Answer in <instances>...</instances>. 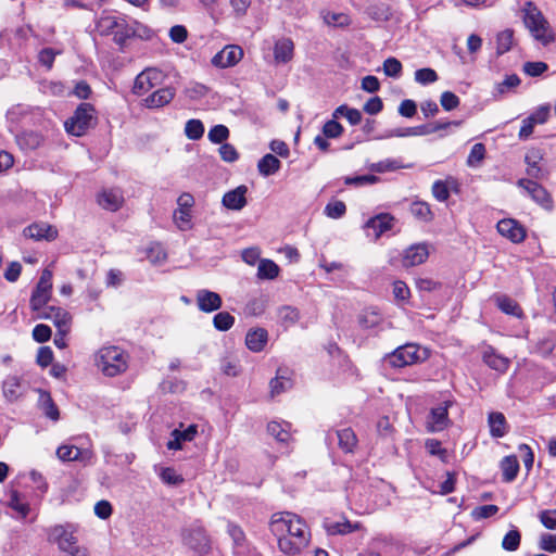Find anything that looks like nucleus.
Segmentation results:
<instances>
[{
  "mask_svg": "<svg viewBox=\"0 0 556 556\" xmlns=\"http://www.w3.org/2000/svg\"><path fill=\"white\" fill-rule=\"evenodd\" d=\"M269 529L277 539L279 551L289 556L300 554L311 540L306 522L293 513H275L270 518Z\"/></svg>",
  "mask_w": 556,
  "mask_h": 556,
  "instance_id": "nucleus-1",
  "label": "nucleus"
},
{
  "mask_svg": "<svg viewBox=\"0 0 556 556\" xmlns=\"http://www.w3.org/2000/svg\"><path fill=\"white\" fill-rule=\"evenodd\" d=\"M49 543L56 544L60 552L67 556H89L88 548L78 544L75 529L71 525H54L46 529Z\"/></svg>",
  "mask_w": 556,
  "mask_h": 556,
  "instance_id": "nucleus-2",
  "label": "nucleus"
},
{
  "mask_svg": "<svg viewBox=\"0 0 556 556\" xmlns=\"http://www.w3.org/2000/svg\"><path fill=\"white\" fill-rule=\"evenodd\" d=\"M128 354L119 346H102L94 355V364L106 377H115L128 368Z\"/></svg>",
  "mask_w": 556,
  "mask_h": 556,
  "instance_id": "nucleus-3",
  "label": "nucleus"
},
{
  "mask_svg": "<svg viewBox=\"0 0 556 556\" xmlns=\"http://www.w3.org/2000/svg\"><path fill=\"white\" fill-rule=\"evenodd\" d=\"M521 11L523 24L536 41L547 46L555 40L548 22L533 2L527 1Z\"/></svg>",
  "mask_w": 556,
  "mask_h": 556,
  "instance_id": "nucleus-4",
  "label": "nucleus"
},
{
  "mask_svg": "<svg viewBox=\"0 0 556 556\" xmlns=\"http://www.w3.org/2000/svg\"><path fill=\"white\" fill-rule=\"evenodd\" d=\"M96 29L100 36H112L119 48H123L129 39L128 22L122 16L103 13L97 20Z\"/></svg>",
  "mask_w": 556,
  "mask_h": 556,
  "instance_id": "nucleus-5",
  "label": "nucleus"
},
{
  "mask_svg": "<svg viewBox=\"0 0 556 556\" xmlns=\"http://www.w3.org/2000/svg\"><path fill=\"white\" fill-rule=\"evenodd\" d=\"M429 351L418 344L407 343L395 349L383 357V363L392 368H402L425 362Z\"/></svg>",
  "mask_w": 556,
  "mask_h": 556,
  "instance_id": "nucleus-6",
  "label": "nucleus"
},
{
  "mask_svg": "<svg viewBox=\"0 0 556 556\" xmlns=\"http://www.w3.org/2000/svg\"><path fill=\"white\" fill-rule=\"evenodd\" d=\"M94 112L92 104L87 102L80 103L75 110L73 116L65 122V130L77 137L85 135V132L94 123Z\"/></svg>",
  "mask_w": 556,
  "mask_h": 556,
  "instance_id": "nucleus-7",
  "label": "nucleus"
},
{
  "mask_svg": "<svg viewBox=\"0 0 556 556\" xmlns=\"http://www.w3.org/2000/svg\"><path fill=\"white\" fill-rule=\"evenodd\" d=\"M166 75L156 67H148L137 75L134 83V93L141 96L163 84Z\"/></svg>",
  "mask_w": 556,
  "mask_h": 556,
  "instance_id": "nucleus-8",
  "label": "nucleus"
},
{
  "mask_svg": "<svg viewBox=\"0 0 556 556\" xmlns=\"http://www.w3.org/2000/svg\"><path fill=\"white\" fill-rule=\"evenodd\" d=\"M52 289V271L45 269L30 298V308L39 312L48 303Z\"/></svg>",
  "mask_w": 556,
  "mask_h": 556,
  "instance_id": "nucleus-9",
  "label": "nucleus"
},
{
  "mask_svg": "<svg viewBox=\"0 0 556 556\" xmlns=\"http://www.w3.org/2000/svg\"><path fill=\"white\" fill-rule=\"evenodd\" d=\"M184 543L199 554H205L210 549V539L202 527L195 526L182 533Z\"/></svg>",
  "mask_w": 556,
  "mask_h": 556,
  "instance_id": "nucleus-10",
  "label": "nucleus"
},
{
  "mask_svg": "<svg viewBox=\"0 0 556 556\" xmlns=\"http://www.w3.org/2000/svg\"><path fill=\"white\" fill-rule=\"evenodd\" d=\"M517 186L544 208H549L552 206V198L549 193L536 181L521 178L517 181Z\"/></svg>",
  "mask_w": 556,
  "mask_h": 556,
  "instance_id": "nucleus-11",
  "label": "nucleus"
},
{
  "mask_svg": "<svg viewBox=\"0 0 556 556\" xmlns=\"http://www.w3.org/2000/svg\"><path fill=\"white\" fill-rule=\"evenodd\" d=\"M450 401H445L442 405L433 407L427 419V429L429 432H439L447 428L450 424L448 407Z\"/></svg>",
  "mask_w": 556,
  "mask_h": 556,
  "instance_id": "nucleus-12",
  "label": "nucleus"
},
{
  "mask_svg": "<svg viewBox=\"0 0 556 556\" xmlns=\"http://www.w3.org/2000/svg\"><path fill=\"white\" fill-rule=\"evenodd\" d=\"M496 229L501 236L505 237L514 243H520L526 239V229L516 219H501L496 225Z\"/></svg>",
  "mask_w": 556,
  "mask_h": 556,
  "instance_id": "nucleus-13",
  "label": "nucleus"
},
{
  "mask_svg": "<svg viewBox=\"0 0 556 556\" xmlns=\"http://www.w3.org/2000/svg\"><path fill=\"white\" fill-rule=\"evenodd\" d=\"M37 313L39 318L52 320L58 329L65 330L66 328H71L72 316L62 307L45 305L43 308Z\"/></svg>",
  "mask_w": 556,
  "mask_h": 556,
  "instance_id": "nucleus-14",
  "label": "nucleus"
},
{
  "mask_svg": "<svg viewBox=\"0 0 556 556\" xmlns=\"http://www.w3.org/2000/svg\"><path fill=\"white\" fill-rule=\"evenodd\" d=\"M243 56V51L239 46H226L212 59V64L216 67L226 68L236 65Z\"/></svg>",
  "mask_w": 556,
  "mask_h": 556,
  "instance_id": "nucleus-15",
  "label": "nucleus"
},
{
  "mask_svg": "<svg viewBox=\"0 0 556 556\" xmlns=\"http://www.w3.org/2000/svg\"><path fill=\"white\" fill-rule=\"evenodd\" d=\"M56 456L62 462L79 460L89 463L93 458V452L90 448H79L75 445L63 444L58 447Z\"/></svg>",
  "mask_w": 556,
  "mask_h": 556,
  "instance_id": "nucleus-16",
  "label": "nucleus"
},
{
  "mask_svg": "<svg viewBox=\"0 0 556 556\" xmlns=\"http://www.w3.org/2000/svg\"><path fill=\"white\" fill-rule=\"evenodd\" d=\"M195 301L198 308L203 313H212L219 309L223 305L220 295L207 289L197 291Z\"/></svg>",
  "mask_w": 556,
  "mask_h": 556,
  "instance_id": "nucleus-17",
  "label": "nucleus"
},
{
  "mask_svg": "<svg viewBox=\"0 0 556 556\" xmlns=\"http://www.w3.org/2000/svg\"><path fill=\"white\" fill-rule=\"evenodd\" d=\"M24 236L36 241H52L58 237V229L47 223H34L24 229Z\"/></svg>",
  "mask_w": 556,
  "mask_h": 556,
  "instance_id": "nucleus-18",
  "label": "nucleus"
},
{
  "mask_svg": "<svg viewBox=\"0 0 556 556\" xmlns=\"http://www.w3.org/2000/svg\"><path fill=\"white\" fill-rule=\"evenodd\" d=\"M429 256L428 245L426 243L413 244L405 250L403 255V266L413 267L422 264Z\"/></svg>",
  "mask_w": 556,
  "mask_h": 556,
  "instance_id": "nucleus-19",
  "label": "nucleus"
},
{
  "mask_svg": "<svg viewBox=\"0 0 556 556\" xmlns=\"http://www.w3.org/2000/svg\"><path fill=\"white\" fill-rule=\"evenodd\" d=\"M98 203L104 210L116 212L124 203V197L119 189H106L98 195Z\"/></svg>",
  "mask_w": 556,
  "mask_h": 556,
  "instance_id": "nucleus-20",
  "label": "nucleus"
},
{
  "mask_svg": "<svg viewBox=\"0 0 556 556\" xmlns=\"http://www.w3.org/2000/svg\"><path fill=\"white\" fill-rule=\"evenodd\" d=\"M198 433L195 425L188 426L185 430L175 429L170 433V440L167 442L168 450H181L185 442H191Z\"/></svg>",
  "mask_w": 556,
  "mask_h": 556,
  "instance_id": "nucleus-21",
  "label": "nucleus"
},
{
  "mask_svg": "<svg viewBox=\"0 0 556 556\" xmlns=\"http://www.w3.org/2000/svg\"><path fill=\"white\" fill-rule=\"evenodd\" d=\"M247 192L248 188L241 185L224 194L223 204L229 210L240 211L247 205Z\"/></svg>",
  "mask_w": 556,
  "mask_h": 556,
  "instance_id": "nucleus-22",
  "label": "nucleus"
},
{
  "mask_svg": "<svg viewBox=\"0 0 556 556\" xmlns=\"http://www.w3.org/2000/svg\"><path fill=\"white\" fill-rule=\"evenodd\" d=\"M268 342V332L264 328L251 329L245 336L247 348L254 352H262Z\"/></svg>",
  "mask_w": 556,
  "mask_h": 556,
  "instance_id": "nucleus-23",
  "label": "nucleus"
},
{
  "mask_svg": "<svg viewBox=\"0 0 556 556\" xmlns=\"http://www.w3.org/2000/svg\"><path fill=\"white\" fill-rule=\"evenodd\" d=\"M175 97V89L165 87L155 90L144 99V105L149 109H159L168 104Z\"/></svg>",
  "mask_w": 556,
  "mask_h": 556,
  "instance_id": "nucleus-24",
  "label": "nucleus"
},
{
  "mask_svg": "<svg viewBox=\"0 0 556 556\" xmlns=\"http://www.w3.org/2000/svg\"><path fill=\"white\" fill-rule=\"evenodd\" d=\"M394 217L388 213L378 214L369 218L365 225L366 228L372 229L375 239L380 238L382 233L393 227Z\"/></svg>",
  "mask_w": 556,
  "mask_h": 556,
  "instance_id": "nucleus-25",
  "label": "nucleus"
},
{
  "mask_svg": "<svg viewBox=\"0 0 556 556\" xmlns=\"http://www.w3.org/2000/svg\"><path fill=\"white\" fill-rule=\"evenodd\" d=\"M544 152L541 149L532 148L530 149L526 156L525 162L527 164V174L533 178H540L542 176V168L539 166V163L543 160Z\"/></svg>",
  "mask_w": 556,
  "mask_h": 556,
  "instance_id": "nucleus-26",
  "label": "nucleus"
},
{
  "mask_svg": "<svg viewBox=\"0 0 556 556\" xmlns=\"http://www.w3.org/2000/svg\"><path fill=\"white\" fill-rule=\"evenodd\" d=\"M294 45L289 38H281L275 42L274 58L276 63H288L293 58Z\"/></svg>",
  "mask_w": 556,
  "mask_h": 556,
  "instance_id": "nucleus-27",
  "label": "nucleus"
},
{
  "mask_svg": "<svg viewBox=\"0 0 556 556\" xmlns=\"http://www.w3.org/2000/svg\"><path fill=\"white\" fill-rule=\"evenodd\" d=\"M324 528L329 535H343L358 530L361 525L358 522L351 523L349 520L333 521L326 519L324 521Z\"/></svg>",
  "mask_w": 556,
  "mask_h": 556,
  "instance_id": "nucleus-28",
  "label": "nucleus"
},
{
  "mask_svg": "<svg viewBox=\"0 0 556 556\" xmlns=\"http://www.w3.org/2000/svg\"><path fill=\"white\" fill-rule=\"evenodd\" d=\"M488 424L492 438H503L508 431L506 418L504 414L500 412L490 413L488 417Z\"/></svg>",
  "mask_w": 556,
  "mask_h": 556,
  "instance_id": "nucleus-29",
  "label": "nucleus"
},
{
  "mask_svg": "<svg viewBox=\"0 0 556 556\" xmlns=\"http://www.w3.org/2000/svg\"><path fill=\"white\" fill-rule=\"evenodd\" d=\"M338 439L339 447L345 453H352L357 444V438L351 428L337 430L333 433Z\"/></svg>",
  "mask_w": 556,
  "mask_h": 556,
  "instance_id": "nucleus-30",
  "label": "nucleus"
},
{
  "mask_svg": "<svg viewBox=\"0 0 556 556\" xmlns=\"http://www.w3.org/2000/svg\"><path fill=\"white\" fill-rule=\"evenodd\" d=\"M2 392L9 402H15L22 395L21 380L16 376H9L2 383Z\"/></svg>",
  "mask_w": 556,
  "mask_h": 556,
  "instance_id": "nucleus-31",
  "label": "nucleus"
},
{
  "mask_svg": "<svg viewBox=\"0 0 556 556\" xmlns=\"http://www.w3.org/2000/svg\"><path fill=\"white\" fill-rule=\"evenodd\" d=\"M503 481L511 482L519 471V463L515 455L505 456L500 464Z\"/></svg>",
  "mask_w": 556,
  "mask_h": 556,
  "instance_id": "nucleus-32",
  "label": "nucleus"
},
{
  "mask_svg": "<svg viewBox=\"0 0 556 556\" xmlns=\"http://www.w3.org/2000/svg\"><path fill=\"white\" fill-rule=\"evenodd\" d=\"M483 361L490 368L501 372L506 371L509 365L508 358L496 354L492 348H488L483 352Z\"/></svg>",
  "mask_w": 556,
  "mask_h": 556,
  "instance_id": "nucleus-33",
  "label": "nucleus"
},
{
  "mask_svg": "<svg viewBox=\"0 0 556 556\" xmlns=\"http://www.w3.org/2000/svg\"><path fill=\"white\" fill-rule=\"evenodd\" d=\"M292 387V380L288 376V370L278 369L277 376L270 381L271 396L278 395Z\"/></svg>",
  "mask_w": 556,
  "mask_h": 556,
  "instance_id": "nucleus-34",
  "label": "nucleus"
},
{
  "mask_svg": "<svg viewBox=\"0 0 556 556\" xmlns=\"http://www.w3.org/2000/svg\"><path fill=\"white\" fill-rule=\"evenodd\" d=\"M382 321V316L379 311L375 308L364 309L358 315V324L363 329H375Z\"/></svg>",
  "mask_w": 556,
  "mask_h": 556,
  "instance_id": "nucleus-35",
  "label": "nucleus"
},
{
  "mask_svg": "<svg viewBox=\"0 0 556 556\" xmlns=\"http://www.w3.org/2000/svg\"><path fill=\"white\" fill-rule=\"evenodd\" d=\"M409 211L412 215L420 222L429 223L433 219V213L430 205L425 201H413Z\"/></svg>",
  "mask_w": 556,
  "mask_h": 556,
  "instance_id": "nucleus-36",
  "label": "nucleus"
},
{
  "mask_svg": "<svg viewBox=\"0 0 556 556\" xmlns=\"http://www.w3.org/2000/svg\"><path fill=\"white\" fill-rule=\"evenodd\" d=\"M280 165V161L275 155L266 154L258 161L257 168L261 175L268 177L277 173Z\"/></svg>",
  "mask_w": 556,
  "mask_h": 556,
  "instance_id": "nucleus-37",
  "label": "nucleus"
},
{
  "mask_svg": "<svg viewBox=\"0 0 556 556\" xmlns=\"http://www.w3.org/2000/svg\"><path fill=\"white\" fill-rule=\"evenodd\" d=\"M280 271L279 266L271 260L263 258L258 262L257 277L260 279L273 280L278 277Z\"/></svg>",
  "mask_w": 556,
  "mask_h": 556,
  "instance_id": "nucleus-38",
  "label": "nucleus"
},
{
  "mask_svg": "<svg viewBox=\"0 0 556 556\" xmlns=\"http://www.w3.org/2000/svg\"><path fill=\"white\" fill-rule=\"evenodd\" d=\"M267 431L270 435H273L278 442L287 443L290 438V425L285 422L283 425L277 421H271L267 426Z\"/></svg>",
  "mask_w": 556,
  "mask_h": 556,
  "instance_id": "nucleus-39",
  "label": "nucleus"
},
{
  "mask_svg": "<svg viewBox=\"0 0 556 556\" xmlns=\"http://www.w3.org/2000/svg\"><path fill=\"white\" fill-rule=\"evenodd\" d=\"M39 403H40V406H41V409L43 410L45 415L50 418L51 420H59L60 418V413H59V409L56 407V405L54 404L50 393L46 392V391H41L40 392V396H39Z\"/></svg>",
  "mask_w": 556,
  "mask_h": 556,
  "instance_id": "nucleus-40",
  "label": "nucleus"
},
{
  "mask_svg": "<svg viewBox=\"0 0 556 556\" xmlns=\"http://www.w3.org/2000/svg\"><path fill=\"white\" fill-rule=\"evenodd\" d=\"M332 117L333 118L345 117L348 119V122L353 126L358 125L362 122L361 111L357 109H354V108H349L348 105H344V104L338 106L333 111Z\"/></svg>",
  "mask_w": 556,
  "mask_h": 556,
  "instance_id": "nucleus-41",
  "label": "nucleus"
},
{
  "mask_svg": "<svg viewBox=\"0 0 556 556\" xmlns=\"http://www.w3.org/2000/svg\"><path fill=\"white\" fill-rule=\"evenodd\" d=\"M496 304L497 307L507 315L520 317L522 314V311L517 302L508 296H497Z\"/></svg>",
  "mask_w": 556,
  "mask_h": 556,
  "instance_id": "nucleus-42",
  "label": "nucleus"
},
{
  "mask_svg": "<svg viewBox=\"0 0 556 556\" xmlns=\"http://www.w3.org/2000/svg\"><path fill=\"white\" fill-rule=\"evenodd\" d=\"M278 318H279V321L285 327H291V326L295 325L298 323V320L300 319V312L298 311V308L292 307V306H288V305L281 306L278 309Z\"/></svg>",
  "mask_w": 556,
  "mask_h": 556,
  "instance_id": "nucleus-43",
  "label": "nucleus"
},
{
  "mask_svg": "<svg viewBox=\"0 0 556 556\" xmlns=\"http://www.w3.org/2000/svg\"><path fill=\"white\" fill-rule=\"evenodd\" d=\"M8 506L16 511L21 518H25L29 513V504L17 492H12Z\"/></svg>",
  "mask_w": 556,
  "mask_h": 556,
  "instance_id": "nucleus-44",
  "label": "nucleus"
},
{
  "mask_svg": "<svg viewBox=\"0 0 556 556\" xmlns=\"http://www.w3.org/2000/svg\"><path fill=\"white\" fill-rule=\"evenodd\" d=\"M496 51L498 54L506 53L514 45V33L510 29H505L497 35Z\"/></svg>",
  "mask_w": 556,
  "mask_h": 556,
  "instance_id": "nucleus-45",
  "label": "nucleus"
},
{
  "mask_svg": "<svg viewBox=\"0 0 556 556\" xmlns=\"http://www.w3.org/2000/svg\"><path fill=\"white\" fill-rule=\"evenodd\" d=\"M235 324V317L228 312H219L213 317L214 328L218 331H227Z\"/></svg>",
  "mask_w": 556,
  "mask_h": 556,
  "instance_id": "nucleus-46",
  "label": "nucleus"
},
{
  "mask_svg": "<svg viewBox=\"0 0 556 556\" xmlns=\"http://www.w3.org/2000/svg\"><path fill=\"white\" fill-rule=\"evenodd\" d=\"M185 134L191 140H199L204 134V126L200 119H189L185 126Z\"/></svg>",
  "mask_w": 556,
  "mask_h": 556,
  "instance_id": "nucleus-47",
  "label": "nucleus"
},
{
  "mask_svg": "<svg viewBox=\"0 0 556 556\" xmlns=\"http://www.w3.org/2000/svg\"><path fill=\"white\" fill-rule=\"evenodd\" d=\"M128 27L130 30L129 39L131 37L150 39L153 36V30L138 21H132L131 23L128 22Z\"/></svg>",
  "mask_w": 556,
  "mask_h": 556,
  "instance_id": "nucleus-48",
  "label": "nucleus"
},
{
  "mask_svg": "<svg viewBox=\"0 0 556 556\" xmlns=\"http://www.w3.org/2000/svg\"><path fill=\"white\" fill-rule=\"evenodd\" d=\"M404 166L401 164L400 161L392 159H387L369 165V169L376 173L392 172Z\"/></svg>",
  "mask_w": 556,
  "mask_h": 556,
  "instance_id": "nucleus-49",
  "label": "nucleus"
},
{
  "mask_svg": "<svg viewBox=\"0 0 556 556\" xmlns=\"http://www.w3.org/2000/svg\"><path fill=\"white\" fill-rule=\"evenodd\" d=\"M428 126L407 127L392 130L387 137H413L428 135Z\"/></svg>",
  "mask_w": 556,
  "mask_h": 556,
  "instance_id": "nucleus-50",
  "label": "nucleus"
},
{
  "mask_svg": "<svg viewBox=\"0 0 556 556\" xmlns=\"http://www.w3.org/2000/svg\"><path fill=\"white\" fill-rule=\"evenodd\" d=\"M520 85V78L513 74L507 76L503 81L496 84L494 96H503L510 89H514Z\"/></svg>",
  "mask_w": 556,
  "mask_h": 556,
  "instance_id": "nucleus-51",
  "label": "nucleus"
},
{
  "mask_svg": "<svg viewBox=\"0 0 556 556\" xmlns=\"http://www.w3.org/2000/svg\"><path fill=\"white\" fill-rule=\"evenodd\" d=\"M17 140L22 147L36 149L42 143L43 138L38 132L30 131L20 136Z\"/></svg>",
  "mask_w": 556,
  "mask_h": 556,
  "instance_id": "nucleus-52",
  "label": "nucleus"
},
{
  "mask_svg": "<svg viewBox=\"0 0 556 556\" xmlns=\"http://www.w3.org/2000/svg\"><path fill=\"white\" fill-rule=\"evenodd\" d=\"M174 222L177 227L185 231L191 228V213L188 210L177 208L174 212Z\"/></svg>",
  "mask_w": 556,
  "mask_h": 556,
  "instance_id": "nucleus-53",
  "label": "nucleus"
},
{
  "mask_svg": "<svg viewBox=\"0 0 556 556\" xmlns=\"http://www.w3.org/2000/svg\"><path fill=\"white\" fill-rule=\"evenodd\" d=\"M207 137L213 143H223L229 137V129L225 125H215L210 129Z\"/></svg>",
  "mask_w": 556,
  "mask_h": 556,
  "instance_id": "nucleus-54",
  "label": "nucleus"
},
{
  "mask_svg": "<svg viewBox=\"0 0 556 556\" xmlns=\"http://www.w3.org/2000/svg\"><path fill=\"white\" fill-rule=\"evenodd\" d=\"M383 72L388 77L397 78L402 73V63L396 58L390 56L383 62Z\"/></svg>",
  "mask_w": 556,
  "mask_h": 556,
  "instance_id": "nucleus-55",
  "label": "nucleus"
},
{
  "mask_svg": "<svg viewBox=\"0 0 556 556\" xmlns=\"http://www.w3.org/2000/svg\"><path fill=\"white\" fill-rule=\"evenodd\" d=\"M520 540L521 536L519 531L510 530L505 534L502 541V547L509 552L516 551L520 545Z\"/></svg>",
  "mask_w": 556,
  "mask_h": 556,
  "instance_id": "nucleus-56",
  "label": "nucleus"
},
{
  "mask_svg": "<svg viewBox=\"0 0 556 556\" xmlns=\"http://www.w3.org/2000/svg\"><path fill=\"white\" fill-rule=\"evenodd\" d=\"M333 118L326 122L323 126V135L326 138H338L343 134V126Z\"/></svg>",
  "mask_w": 556,
  "mask_h": 556,
  "instance_id": "nucleus-57",
  "label": "nucleus"
},
{
  "mask_svg": "<svg viewBox=\"0 0 556 556\" xmlns=\"http://www.w3.org/2000/svg\"><path fill=\"white\" fill-rule=\"evenodd\" d=\"M220 369L225 375L236 377L240 372L239 362L233 357L226 356L220 361Z\"/></svg>",
  "mask_w": 556,
  "mask_h": 556,
  "instance_id": "nucleus-58",
  "label": "nucleus"
},
{
  "mask_svg": "<svg viewBox=\"0 0 556 556\" xmlns=\"http://www.w3.org/2000/svg\"><path fill=\"white\" fill-rule=\"evenodd\" d=\"M346 212V206L342 201L329 202L325 207V214L329 218L338 219L342 217Z\"/></svg>",
  "mask_w": 556,
  "mask_h": 556,
  "instance_id": "nucleus-59",
  "label": "nucleus"
},
{
  "mask_svg": "<svg viewBox=\"0 0 556 556\" xmlns=\"http://www.w3.org/2000/svg\"><path fill=\"white\" fill-rule=\"evenodd\" d=\"M484 155L485 147L482 143L473 144L467 159V165L477 166L484 159Z\"/></svg>",
  "mask_w": 556,
  "mask_h": 556,
  "instance_id": "nucleus-60",
  "label": "nucleus"
},
{
  "mask_svg": "<svg viewBox=\"0 0 556 556\" xmlns=\"http://www.w3.org/2000/svg\"><path fill=\"white\" fill-rule=\"evenodd\" d=\"M325 22L332 26H348L351 23L350 16L344 13L328 12L324 16Z\"/></svg>",
  "mask_w": 556,
  "mask_h": 556,
  "instance_id": "nucleus-61",
  "label": "nucleus"
},
{
  "mask_svg": "<svg viewBox=\"0 0 556 556\" xmlns=\"http://www.w3.org/2000/svg\"><path fill=\"white\" fill-rule=\"evenodd\" d=\"M415 80L421 85H428L437 81L438 75L432 68H420L415 72Z\"/></svg>",
  "mask_w": 556,
  "mask_h": 556,
  "instance_id": "nucleus-62",
  "label": "nucleus"
},
{
  "mask_svg": "<svg viewBox=\"0 0 556 556\" xmlns=\"http://www.w3.org/2000/svg\"><path fill=\"white\" fill-rule=\"evenodd\" d=\"M429 454L438 456L441 460L445 462L447 457V452L442 447L440 441L435 439H428L425 444Z\"/></svg>",
  "mask_w": 556,
  "mask_h": 556,
  "instance_id": "nucleus-63",
  "label": "nucleus"
},
{
  "mask_svg": "<svg viewBox=\"0 0 556 556\" xmlns=\"http://www.w3.org/2000/svg\"><path fill=\"white\" fill-rule=\"evenodd\" d=\"M539 546L548 553H556V534L543 533L540 538Z\"/></svg>",
  "mask_w": 556,
  "mask_h": 556,
  "instance_id": "nucleus-64",
  "label": "nucleus"
}]
</instances>
